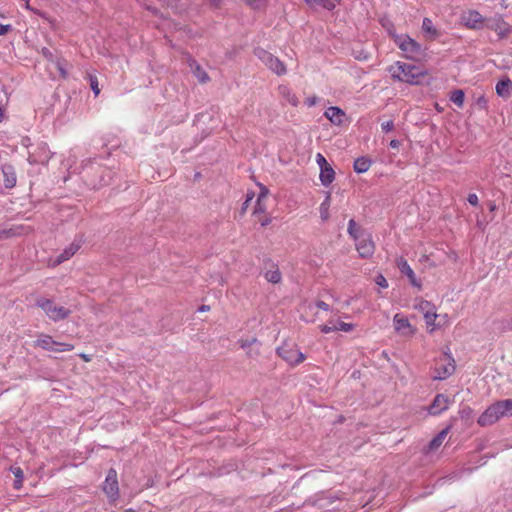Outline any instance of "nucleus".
<instances>
[{
    "label": "nucleus",
    "instance_id": "ea45409f",
    "mask_svg": "<svg viewBox=\"0 0 512 512\" xmlns=\"http://www.w3.org/2000/svg\"><path fill=\"white\" fill-rule=\"evenodd\" d=\"M56 67L57 69L59 70L60 72V75L63 77V78H66L67 77V71L65 70L64 68V64L61 62V61H57L56 63Z\"/></svg>",
    "mask_w": 512,
    "mask_h": 512
},
{
    "label": "nucleus",
    "instance_id": "a878e982",
    "mask_svg": "<svg viewBox=\"0 0 512 512\" xmlns=\"http://www.w3.org/2000/svg\"><path fill=\"white\" fill-rule=\"evenodd\" d=\"M265 279L273 284H277L281 281L282 275L278 268L269 270L265 273Z\"/></svg>",
    "mask_w": 512,
    "mask_h": 512
},
{
    "label": "nucleus",
    "instance_id": "473e14b6",
    "mask_svg": "<svg viewBox=\"0 0 512 512\" xmlns=\"http://www.w3.org/2000/svg\"><path fill=\"white\" fill-rule=\"evenodd\" d=\"M375 283L378 286L382 287V288H387L388 287V282H387L386 278L382 274H378L375 277Z\"/></svg>",
    "mask_w": 512,
    "mask_h": 512
},
{
    "label": "nucleus",
    "instance_id": "2f4dec72",
    "mask_svg": "<svg viewBox=\"0 0 512 512\" xmlns=\"http://www.w3.org/2000/svg\"><path fill=\"white\" fill-rule=\"evenodd\" d=\"M10 471L13 473L16 479H24L23 470L19 466H11Z\"/></svg>",
    "mask_w": 512,
    "mask_h": 512
},
{
    "label": "nucleus",
    "instance_id": "e433bc0d",
    "mask_svg": "<svg viewBox=\"0 0 512 512\" xmlns=\"http://www.w3.org/2000/svg\"><path fill=\"white\" fill-rule=\"evenodd\" d=\"M467 201L469 202V204H471L472 206H477L478 203H479V199H478V196L475 194V193H471L468 195V198H467Z\"/></svg>",
    "mask_w": 512,
    "mask_h": 512
},
{
    "label": "nucleus",
    "instance_id": "c756f323",
    "mask_svg": "<svg viewBox=\"0 0 512 512\" xmlns=\"http://www.w3.org/2000/svg\"><path fill=\"white\" fill-rule=\"evenodd\" d=\"M334 325H335V331L350 332L354 328L353 324L342 322V321H339Z\"/></svg>",
    "mask_w": 512,
    "mask_h": 512
},
{
    "label": "nucleus",
    "instance_id": "9d476101",
    "mask_svg": "<svg viewBox=\"0 0 512 512\" xmlns=\"http://www.w3.org/2000/svg\"><path fill=\"white\" fill-rule=\"evenodd\" d=\"M355 241L360 257L369 258L374 254L375 245L370 234L361 233Z\"/></svg>",
    "mask_w": 512,
    "mask_h": 512
},
{
    "label": "nucleus",
    "instance_id": "49530a36",
    "mask_svg": "<svg viewBox=\"0 0 512 512\" xmlns=\"http://www.w3.org/2000/svg\"><path fill=\"white\" fill-rule=\"evenodd\" d=\"M430 303L427 301H423L420 303V309L425 313L427 310H430Z\"/></svg>",
    "mask_w": 512,
    "mask_h": 512
},
{
    "label": "nucleus",
    "instance_id": "c85d7f7f",
    "mask_svg": "<svg viewBox=\"0 0 512 512\" xmlns=\"http://www.w3.org/2000/svg\"><path fill=\"white\" fill-rule=\"evenodd\" d=\"M358 228L356 222L351 219L348 223V233L351 237H353L354 240L360 237V234L357 233Z\"/></svg>",
    "mask_w": 512,
    "mask_h": 512
},
{
    "label": "nucleus",
    "instance_id": "39448f33",
    "mask_svg": "<svg viewBox=\"0 0 512 512\" xmlns=\"http://www.w3.org/2000/svg\"><path fill=\"white\" fill-rule=\"evenodd\" d=\"M455 369L454 358L445 352L436 360L433 379L445 380L455 372Z\"/></svg>",
    "mask_w": 512,
    "mask_h": 512
},
{
    "label": "nucleus",
    "instance_id": "5701e85b",
    "mask_svg": "<svg viewBox=\"0 0 512 512\" xmlns=\"http://www.w3.org/2000/svg\"><path fill=\"white\" fill-rule=\"evenodd\" d=\"M448 428L443 429L440 431L429 443V449L430 450H436L440 445L443 443L444 439L446 438L448 434Z\"/></svg>",
    "mask_w": 512,
    "mask_h": 512
},
{
    "label": "nucleus",
    "instance_id": "864d4df0",
    "mask_svg": "<svg viewBox=\"0 0 512 512\" xmlns=\"http://www.w3.org/2000/svg\"><path fill=\"white\" fill-rule=\"evenodd\" d=\"M253 197H254V193L253 192L252 193H248L246 195V200L245 201L246 202H250L253 199Z\"/></svg>",
    "mask_w": 512,
    "mask_h": 512
},
{
    "label": "nucleus",
    "instance_id": "8fccbe9b",
    "mask_svg": "<svg viewBox=\"0 0 512 512\" xmlns=\"http://www.w3.org/2000/svg\"><path fill=\"white\" fill-rule=\"evenodd\" d=\"M249 203H250V202H246V201H244V203L242 204V207H241V213H242V214H243V213H245V212H246V210L248 209V207H249Z\"/></svg>",
    "mask_w": 512,
    "mask_h": 512
},
{
    "label": "nucleus",
    "instance_id": "0eeeda50",
    "mask_svg": "<svg viewBox=\"0 0 512 512\" xmlns=\"http://www.w3.org/2000/svg\"><path fill=\"white\" fill-rule=\"evenodd\" d=\"M35 346L41 347L44 350L57 352L71 351L74 349V345L70 343L56 342L51 336L45 334H42L37 338Z\"/></svg>",
    "mask_w": 512,
    "mask_h": 512
},
{
    "label": "nucleus",
    "instance_id": "ddd939ff",
    "mask_svg": "<svg viewBox=\"0 0 512 512\" xmlns=\"http://www.w3.org/2000/svg\"><path fill=\"white\" fill-rule=\"evenodd\" d=\"M449 404L450 399L448 396L444 394H437L428 408V413L433 416L439 415L448 409Z\"/></svg>",
    "mask_w": 512,
    "mask_h": 512
},
{
    "label": "nucleus",
    "instance_id": "6e6552de",
    "mask_svg": "<svg viewBox=\"0 0 512 512\" xmlns=\"http://www.w3.org/2000/svg\"><path fill=\"white\" fill-rule=\"evenodd\" d=\"M393 326L395 332L402 337L410 338L416 333V328L409 322L408 318L401 313L394 315Z\"/></svg>",
    "mask_w": 512,
    "mask_h": 512
},
{
    "label": "nucleus",
    "instance_id": "20e7f679",
    "mask_svg": "<svg viewBox=\"0 0 512 512\" xmlns=\"http://www.w3.org/2000/svg\"><path fill=\"white\" fill-rule=\"evenodd\" d=\"M36 306L41 308L46 316L54 322L66 319L71 313L69 309L58 306L51 299L44 297L36 300Z\"/></svg>",
    "mask_w": 512,
    "mask_h": 512
},
{
    "label": "nucleus",
    "instance_id": "aec40b11",
    "mask_svg": "<svg viewBox=\"0 0 512 512\" xmlns=\"http://www.w3.org/2000/svg\"><path fill=\"white\" fill-rule=\"evenodd\" d=\"M512 81L506 77L499 80L496 84V93L502 98H507L511 95Z\"/></svg>",
    "mask_w": 512,
    "mask_h": 512
},
{
    "label": "nucleus",
    "instance_id": "dca6fc26",
    "mask_svg": "<svg viewBox=\"0 0 512 512\" xmlns=\"http://www.w3.org/2000/svg\"><path fill=\"white\" fill-rule=\"evenodd\" d=\"M324 115L327 119L330 120L331 123L335 125H340L343 123L345 118V112L336 106H331L326 109Z\"/></svg>",
    "mask_w": 512,
    "mask_h": 512
},
{
    "label": "nucleus",
    "instance_id": "6e6d98bb",
    "mask_svg": "<svg viewBox=\"0 0 512 512\" xmlns=\"http://www.w3.org/2000/svg\"><path fill=\"white\" fill-rule=\"evenodd\" d=\"M209 309H210V307H209V306H207V305H202V306L199 308V311H201V312H205V311H208Z\"/></svg>",
    "mask_w": 512,
    "mask_h": 512
},
{
    "label": "nucleus",
    "instance_id": "58836bf2",
    "mask_svg": "<svg viewBox=\"0 0 512 512\" xmlns=\"http://www.w3.org/2000/svg\"><path fill=\"white\" fill-rule=\"evenodd\" d=\"M309 6H315V5H318V6H323L325 7V4L327 2V0H304Z\"/></svg>",
    "mask_w": 512,
    "mask_h": 512
},
{
    "label": "nucleus",
    "instance_id": "f3484780",
    "mask_svg": "<svg viewBox=\"0 0 512 512\" xmlns=\"http://www.w3.org/2000/svg\"><path fill=\"white\" fill-rule=\"evenodd\" d=\"M2 173H3V182L4 186L8 189L13 188L16 185L17 177L15 169L12 165H4L2 167Z\"/></svg>",
    "mask_w": 512,
    "mask_h": 512
},
{
    "label": "nucleus",
    "instance_id": "4be33fe9",
    "mask_svg": "<svg viewBox=\"0 0 512 512\" xmlns=\"http://www.w3.org/2000/svg\"><path fill=\"white\" fill-rule=\"evenodd\" d=\"M371 160L367 157H359L354 161V170L357 173H364L369 170L371 166Z\"/></svg>",
    "mask_w": 512,
    "mask_h": 512
},
{
    "label": "nucleus",
    "instance_id": "de8ad7c7",
    "mask_svg": "<svg viewBox=\"0 0 512 512\" xmlns=\"http://www.w3.org/2000/svg\"><path fill=\"white\" fill-rule=\"evenodd\" d=\"M23 485V479H15L14 483H13V487L14 489L16 490H19Z\"/></svg>",
    "mask_w": 512,
    "mask_h": 512
},
{
    "label": "nucleus",
    "instance_id": "7c9ffc66",
    "mask_svg": "<svg viewBox=\"0 0 512 512\" xmlns=\"http://www.w3.org/2000/svg\"><path fill=\"white\" fill-rule=\"evenodd\" d=\"M424 318H425L427 325L433 326V325H435V320L437 318V314L434 311L427 310L424 313Z\"/></svg>",
    "mask_w": 512,
    "mask_h": 512
},
{
    "label": "nucleus",
    "instance_id": "603ef678",
    "mask_svg": "<svg viewBox=\"0 0 512 512\" xmlns=\"http://www.w3.org/2000/svg\"><path fill=\"white\" fill-rule=\"evenodd\" d=\"M267 194H268V190H267V188L263 187V188L261 189V192L259 193V195H264V200H265V199H266V197H267Z\"/></svg>",
    "mask_w": 512,
    "mask_h": 512
},
{
    "label": "nucleus",
    "instance_id": "9b49d317",
    "mask_svg": "<svg viewBox=\"0 0 512 512\" xmlns=\"http://www.w3.org/2000/svg\"><path fill=\"white\" fill-rule=\"evenodd\" d=\"M103 491L111 500H115L119 495V486L117 472L115 469H109L106 479L103 483Z\"/></svg>",
    "mask_w": 512,
    "mask_h": 512
},
{
    "label": "nucleus",
    "instance_id": "2eb2a0df",
    "mask_svg": "<svg viewBox=\"0 0 512 512\" xmlns=\"http://www.w3.org/2000/svg\"><path fill=\"white\" fill-rule=\"evenodd\" d=\"M82 240L75 239L67 248H65L56 258L54 265H59L69 260L80 249Z\"/></svg>",
    "mask_w": 512,
    "mask_h": 512
},
{
    "label": "nucleus",
    "instance_id": "bf43d9fd",
    "mask_svg": "<svg viewBox=\"0 0 512 512\" xmlns=\"http://www.w3.org/2000/svg\"><path fill=\"white\" fill-rule=\"evenodd\" d=\"M507 31H508V28H505L504 30H502V29H501L499 33H500V34H504V33H505V32H507Z\"/></svg>",
    "mask_w": 512,
    "mask_h": 512
},
{
    "label": "nucleus",
    "instance_id": "3c124183",
    "mask_svg": "<svg viewBox=\"0 0 512 512\" xmlns=\"http://www.w3.org/2000/svg\"><path fill=\"white\" fill-rule=\"evenodd\" d=\"M399 145H400V143L398 140H391V142H390V147H392V148H398Z\"/></svg>",
    "mask_w": 512,
    "mask_h": 512
},
{
    "label": "nucleus",
    "instance_id": "79ce46f5",
    "mask_svg": "<svg viewBox=\"0 0 512 512\" xmlns=\"http://www.w3.org/2000/svg\"><path fill=\"white\" fill-rule=\"evenodd\" d=\"M12 29V26L9 24H0V35H6L10 30Z\"/></svg>",
    "mask_w": 512,
    "mask_h": 512
},
{
    "label": "nucleus",
    "instance_id": "4c0bfd02",
    "mask_svg": "<svg viewBox=\"0 0 512 512\" xmlns=\"http://www.w3.org/2000/svg\"><path fill=\"white\" fill-rule=\"evenodd\" d=\"M320 330L322 333L327 334V333L335 331V325H330V323L324 324V325L320 326Z\"/></svg>",
    "mask_w": 512,
    "mask_h": 512
},
{
    "label": "nucleus",
    "instance_id": "423d86ee",
    "mask_svg": "<svg viewBox=\"0 0 512 512\" xmlns=\"http://www.w3.org/2000/svg\"><path fill=\"white\" fill-rule=\"evenodd\" d=\"M255 56L272 72L277 75H284L286 73V66L284 63L270 52L263 48H256L254 50Z\"/></svg>",
    "mask_w": 512,
    "mask_h": 512
},
{
    "label": "nucleus",
    "instance_id": "e2e57ef3",
    "mask_svg": "<svg viewBox=\"0 0 512 512\" xmlns=\"http://www.w3.org/2000/svg\"><path fill=\"white\" fill-rule=\"evenodd\" d=\"M131 510H126L125 512H130Z\"/></svg>",
    "mask_w": 512,
    "mask_h": 512
},
{
    "label": "nucleus",
    "instance_id": "680f3d73",
    "mask_svg": "<svg viewBox=\"0 0 512 512\" xmlns=\"http://www.w3.org/2000/svg\"><path fill=\"white\" fill-rule=\"evenodd\" d=\"M490 209L493 211L495 209V205H492Z\"/></svg>",
    "mask_w": 512,
    "mask_h": 512
},
{
    "label": "nucleus",
    "instance_id": "f257e3e1",
    "mask_svg": "<svg viewBox=\"0 0 512 512\" xmlns=\"http://www.w3.org/2000/svg\"><path fill=\"white\" fill-rule=\"evenodd\" d=\"M512 416V400H500L489 406L478 418L477 423L484 427L497 422L500 418Z\"/></svg>",
    "mask_w": 512,
    "mask_h": 512
},
{
    "label": "nucleus",
    "instance_id": "393cba45",
    "mask_svg": "<svg viewBox=\"0 0 512 512\" xmlns=\"http://www.w3.org/2000/svg\"><path fill=\"white\" fill-rule=\"evenodd\" d=\"M333 501H334V497H332V496L325 497L324 495H322V496L317 497L313 501L312 504L314 506H317L320 509H328L329 505L332 504Z\"/></svg>",
    "mask_w": 512,
    "mask_h": 512
},
{
    "label": "nucleus",
    "instance_id": "4d7b16f0",
    "mask_svg": "<svg viewBox=\"0 0 512 512\" xmlns=\"http://www.w3.org/2000/svg\"><path fill=\"white\" fill-rule=\"evenodd\" d=\"M222 0H209L213 6H218Z\"/></svg>",
    "mask_w": 512,
    "mask_h": 512
},
{
    "label": "nucleus",
    "instance_id": "4468645a",
    "mask_svg": "<svg viewBox=\"0 0 512 512\" xmlns=\"http://www.w3.org/2000/svg\"><path fill=\"white\" fill-rule=\"evenodd\" d=\"M396 265H397V268L399 269V271L402 274L407 276V278L409 279V282L412 286L417 287L419 289L421 288L420 281H418V279L416 278V275H415L413 269L408 264L406 259H404L403 257L397 259Z\"/></svg>",
    "mask_w": 512,
    "mask_h": 512
},
{
    "label": "nucleus",
    "instance_id": "5fc2aeb1",
    "mask_svg": "<svg viewBox=\"0 0 512 512\" xmlns=\"http://www.w3.org/2000/svg\"><path fill=\"white\" fill-rule=\"evenodd\" d=\"M43 54L46 57H49V58L52 57V53L48 49H46V48L43 49Z\"/></svg>",
    "mask_w": 512,
    "mask_h": 512
},
{
    "label": "nucleus",
    "instance_id": "f704fd0d",
    "mask_svg": "<svg viewBox=\"0 0 512 512\" xmlns=\"http://www.w3.org/2000/svg\"><path fill=\"white\" fill-rule=\"evenodd\" d=\"M316 162L319 165L320 169H322V167H324V166H328L329 165L327 160L325 159V157L321 153H318L316 155Z\"/></svg>",
    "mask_w": 512,
    "mask_h": 512
},
{
    "label": "nucleus",
    "instance_id": "f8f14e48",
    "mask_svg": "<svg viewBox=\"0 0 512 512\" xmlns=\"http://www.w3.org/2000/svg\"><path fill=\"white\" fill-rule=\"evenodd\" d=\"M461 19L464 25L471 29H480L484 23L483 16L476 10H469L463 13Z\"/></svg>",
    "mask_w": 512,
    "mask_h": 512
},
{
    "label": "nucleus",
    "instance_id": "412c9836",
    "mask_svg": "<svg viewBox=\"0 0 512 512\" xmlns=\"http://www.w3.org/2000/svg\"><path fill=\"white\" fill-rule=\"evenodd\" d=\"M319 177L322 185L329 186L334 181L335 172L330 165L324 166L320 169Z\"/></svg>",
    "mask_w": 512,
    "mask_h": 512
},
{
    "label": "nucleus",
    "instance_id": "09e8293b",
    "mask_svg": "<svg viewBox=\"0 0 512 512\" xmlns=\"http://www.w3.org/2000/svg\"><path fill=\"white\" fill-rule=\"evenodd\" d=\"M478 105H480L481 107H485L486 104H487V101L484 97H480L477 101Z\"/></svg>",
    "mask_w": 512,
    "mask_h": 512
},
{
    "label": "nucleus",
    "instance_id": "37998d69",
    "mask_svg": "<svg viewBox=\"0 0 512 512\" xmlns=\"http://www.w3.org/2000/svg\"><path fill=\"white\" fill-rule=\"evenodd\" d=\"M246 3L254 9H258L261 6V0H246Z\"/></svg>",
    "mask_w": 512,
    "mask_h": 512
},
{
    "label": "nucleus",
    "instance_id": "b1692460",
    "mask_svg": "<svg viewBox=\"0 0 512 512\" xmlns=\"http://www.w3.org/2000/svg\"><path fill=\"white\" fill-rule=\"evenodd\" d=\"M330 203H331V194L327 193L324 201L321 203L320 208H319L320 216H321L322 220H324V221L329 218Z\"/></svg>",
    "mask_w": 512,
    "mask_h": 512
},
{
    "label": "nucleus",
    "instance_id": "c9c22d12",
    "mask_svg": "<svg viewBox=\"0 0 512 512\" xmlns=\"http://www.w3.org/2000/svg\"><path fill=\"white\" fill-rule=\"evenodd\" d=\"M381 128L384 132L388 133L394 128V123L392 120L386 121L382 123Z\"/></svg>",
    "mask_w": 512,
    "mask_h": 512
},
{
    "label": "nucleus",
    "instance_id": "1a4fd4ad",
    "mask_svg": "<svg viewBox=\"0 0 512 512\" xmlns=\"http://www.w3.org/2000/svg\"><path fill=\"white\" fill-rule=\"evenodd\" d=\"M277 353L290 365H297L305 360V355L302 352L287 344L278 347Z\"/></svg>",
    "mask_w": 512,
    "mask_h": 512
},
{
    "label": "nucleus",
    "instance_id": "bb28decb",
    "mask_svg": "<svg viewBox=\"0 0 512 512\" xmlns=\"http://www.w3.org/2000/svg\"><path fill=\"white\" fill-rule=\"evenodd\" d=\"M450 100L458 107H462L464 103V92L462 90L453 91Z\"/></svg>",
    "mask_w": 512,
    "mask_h": 512
},
{
    "label": "nucleus",
    "instance_id": "a18cd8bd",
    "mask_svg": "<svg viewBox=\"0 0 512 512\" xmlns=\"http://www.w3.org/2000/svg\"><path fill=\"white\" fill-rule=\"evenodd\" d=\"M317 101H318V98L316 96H313L306 100V104H307V106L312 107V106L316 105Z\"/></svg>",
    "mask_w": 512,
    "mask_h": 512
},
{
    "label": "nucleus",
    "instance_id": "cd10ccee",
    "mask_svg": "<svg viewBox=\"0 0 512 512\" xmlns=\"http://www.w3.org/2000/svg\"><path fill=\"white\" fill-rule=\"evenodd\" d=\"M265 211L266 205L264 204V195H258L253 213L258 214L264 213Z\"/></svg>",
    "mask_w": 512,
    "mask_h": 512
},
{
    "label": "nucleus",
    "instance_id": "72a5a7b5",
    "mask_svg": "<svg viewBox=\"0 0 512 512\" xmlns=\"http://www.w3.org/2000/svg\"><path fill=\"white\" fill-rule=\"evenodd\" d=\"M90 86L94 94L97 96L100 93V89L98 87V81L96 77H90Z\"/></svg>",
    "mask_w": 512,
    "mask_h": 512
},
{
    "label": "nucleus",
    "instance_id": "a19ab883",
    "mask_svg": "<svg viewBox=\"0 0 512 512\" xmlns=\"http://www.w3.org/2000/svg\"><path fill=\"white\" fill-rule=\"evenodd\" d=\"M422 27L425 31L431 32L432 31V21L428 18H424Z\"/></svg>",
    "mask_w": 512,
    "mask_h": 512
},
{
    "label": "nucleus",
    "instance_id": "f03ea898",
    "mask_svg": "<svg viewBox=\"0 0 512 512\" xmlns=\"http://www.w3.org/2000/svg\"><path fill=\"white\" fill-rule=\"evenodd\" d=\"M392 78L409 84H418L425 76L419 67L403 62H396L388 68Z\"/></svg>",
    "mask_w": 512,
    "mask_h": 512
},
{
    "label": "nucleus",
    "instance_id": "a211bd4d",
    "mask_svg": "<svg viewBox=\"0 0 512 512\" xmlns=\"http://www.w3.org/2000/svg\"><path fill=\"white\" fill-rule=\"evenodd\" d=\"M189 67L194 74V76L198 79V81L202 84L207 83L210 78L206 71L200 66L199 63H197L194 59H189L188 61Z\"/></svg>",
    "mask_w": 512,
    "mask_h": 512
},
{
    "label": "nucleus",
    "instance_id": "c03bdc74",
    "mask_svg": "<svg viewBox=\"0 0 512 512\" xmlns=\"http://www.w3.org/2000/svg\"><path fill=\"white\" fill-rule=\"evenodd\" d=\"M316 307L324 311H328L330 309L329 305L324 301H317Z\"/></svg>",
    "mask_w": 512,
    "mask_h": 512
},
{
    "label": "nucleus",
    "instance_id": "13d9d810",
    "mask_svg": "<svg viewBox=\"0 0 512 512\" xmlns=\"http://www.w3.org/2000/svg\"><path fill=\"white\" fill-rule=\"evenodd\" d=\"M81 357H82V359H84L86 362L90 361L89 356H87L86 354H81Z\"/></svg>",
    "mask_w": 512,
    "mask_h": 512
},
{
    "label": "nucleus",
    "instance_id": "6ab92c4d",
    "mask_svg": "<svg viewBox=\"0 0 512 512\" xmlns=\"http://www.w3.org/2000/svg\"><path fill=\"white\" fill-rule=\"evenodd\" d=\"M279 95L285 100L288 104L296 107L299 104V100L297 96L292 92V90L286 85H280L278 87Z\"/></svg>",
    "mask_w": 512,
    "mask_h": 512
},
{
    "label": "nucleus",
    "instance_id": "052dcab7",
    "mask_svg": "<svg viewBox=\"0 0 512 512\" xmlns=\"http://www.w3.org/2000/svg\"><path fill=\"white\" fill-rule=\"evenodd\" d=\"M268 223H269V220H265L261 224H262V226H266Z\"/></svg>",
    "mask_w": 512,
    "mask_h": 512
},
{
    "label": "nucleus",
    "instance_id": "7ed1b4c3",
    "mask_svg": "<svg viewBox=\"0 0 512 512\" xmlns=\"http://www.w3.org/2000/svg\"><path fill=\"white\" fill-rule=\"evenodd\" d=\"M395 43L404 52L405 57L408 59L413 61H422L426 57L425 48L408 35L396 36Z\"/></svg>",
    "mask_w": 512,
    "mask_h": 512
}]
</instances>
